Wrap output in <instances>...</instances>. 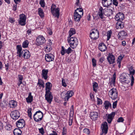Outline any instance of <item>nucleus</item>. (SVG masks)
Here are the masks:
<instances>
[{
	"label": "nucleus",
	"instance_id": "12",
	"mask_svg": "<svg viewBox=\"0 0 135 135\" xmlns=\"http://www.w3.org/2000/svg\"><path fill=\"white\" fill-rule=\"evenodd\" d=\"M126 75L125 74H122L120 77V79L121 82L123 84H128L129 82L126 78Z\"/></svg>",
	"mask_w": 135,
	"mask_h": 135
},
{
	"label": "nucleus",
	"instance_id": "56",
	"mask_svg": "<svg viewBox=\"0 0 135 135\" xmlns=\"http://www.w3.org/2000/svg\"><path fill=\"white\" fill-rule=\"evenodd\" d=\"M66 129L65 127L63 128V131L62 132V135H65L66 133Z\"/></svg>",
	"mask_w": 135,
	"mask_h": 135
},
{
	"label": "nucleus",
	"instance_id": "18",
	"mask_svg": "<svg viewBox=\"0 0 135 135\" xmlns=\"http://www.w3.org/2000/svg\"><path fill=\"white\" fill-rule=\"evenodd\" d=\"M90 116L92 120H95L98 117V114L97 112H93L90 113Z\"/></svg>",
	"mask_w": 135,
	"mask_h": 135
},
{
	"label": "nucleus",
	"instance_id": "22",
	"mask_svg": "<svg viewBox=\"0 0 135 135\" xmlns=\"http://www.w3.org/2000/svg\"><path fill=\"white\" fill-rule=\"evenodd\" d=\"M107 59L110 64H113L114 62V56L113 55H111L110 54H109V55Z\"/></svg>",
	"mask_w": 135,
	"mask_h": 135
},
{
	"label": "nucleus",
	"instance_id": "30",
	"mask_svg": "<svg viewBox=\"0 0 135 135\" xmlns=\"http://www.w3.org/2000/svg\"><path fill=\"white\" fill-rule=\"evenodd\" d=\"M93 90L95 93L97 91V89L98 87V84L96 82H94L93 83Z\"/></svg>",
	"mask_w": 135,
	"mask_h": 135
},
{
	"label": "nucleus",
	"instance_id": "54",
	"mask_svg": "<svg viewBox=\"0 0 135 135\" xmlns=\"http://www.w3.org/2000/svg\"><path fill=\"white\" fill-rule=\"evenodd\" d=\"M97 103L98 105H100L102 104V100L100 98H97Z\"/></svg>",
	"mask_w": 135,
	"mask_h": 135
},
{
	"label": "nucleus",
	"instance_id": "42",
	"mask_svg": "<svg viewBox=\"0 0 135 135\" xmlns=\"http://www.w3.org/2000/svg\"><path fill=\"white\" fill-rule=\"evenodd\" d=\"M45 51L46 52H49L52 50V48L50 45H47L45 46Z\"/></svg>",
	"mask_w": 135,
	"mask_h": 135
},
{
	"label": "nucleus",
	"instance_id": "26",
	"mask_svg": "<svg viewBox=\"0 0 135 135\" xmlns=\"http://www.w3.org/2000/svg\"><path fill=\"white\" fill-rule=\"evenodd\" d=\"M17 56L19 57H21L22 55V47L21 45H18L17 46Z\"/></svg>",
	"mask_w": 135,
	"mask_h": 135
},
{
	"label": "nucleus",
	"instance_id": "58",
	"mask_svg": "<svg viewBox=\"0 0 135 135\" xmlns=\"http://www.w3.org/2000/svg\"><path fill=\"white\" fill-rule=\"evenodd\" d=\"M117 101L116 100V101H115V102L113 103V108H115L116 107L117 105Z\"/></svg>",
	"mask_w": 135,
	"mask_h": 135
},
{
	"label": "nucleus",
	"instance_id": "55",
	"mask_svg": "<svg viewBox=\"0 0 135 135\" xmlns=\"http://www.w3.org/2000/svg\"><path fill=\"white\" fill-rule=\"evenodd\" d=\"M124 120V119L122 117H120L118 119L117 121L118 122H123Z\"/></svg>",
	"mask_w": 135,
	"mask_h": 135
},
{
	"label": "nucleus",
	"instance_id": "2",
	"mask_svg": "<svg viewBox=\"0 0 135 135\" xmlns=\"http://www.w3.org/2000/svg\"><path fill=\"white\" fill-rule=\"evenodd\" d=\"M56 7L55 5L52 4L51 8V12L53 16L58 18L60 15V9L59 8H56Z\"/></svg>",
	"mask_w": 135,
	"mask_h": 135
},
{
	"label": "nucleus",
	"instance_id": "49",
	"mask_svg": "<svg viewBox=\"0 0 135 135\" xmlns=\"http://www.w3.org/2000/svg\"><path fill=\"white\" fill-rule=\"evenodd\" d=\"M40 3L41 6L43 7H44L45 6V2L44 0H40Z\"/></svg>",
	"mask_w": 135,
	"mask_h": 135
},
{
	"label": "nucleus",
	"instance_id": "62",
	"mask_svg": "<svg viewBox=\"0 0 135 135\" xmlns=\"http://www.w3.org/2000/svg\"><path fill=\"white\" fill-rule=\"evenodd\" d=\"M90 97L92 101L94 100V95L91 93H90Z\"/></svg>",
	"mask_w": 135,
	"mask_h": 135
},
{
	"label": "nucleus",
	"instance_id": "57",
	"mask_svg": "<svg viewBox=\"0 0 135 135\" xmlns=\"http://www.w3.org/2000/svg\"><path fill=\"white\" fill-rule=\"evenodd\" d=\"M40 132L42 134H43L44 133V130L43 128L39 129Z\"/></svg>",
	"mask_w": 135,
	"mask_h": 135
},
{
	"label": "nucleus",
	"instance_id": "53",
	"mask_svg": "<svg viewBox=\"0 0 135 135\" xmlns=\"http://www.w3.org/2000/svg\"><path fill=\"white\" fill-rule=\"evenodd\" d=\"M130 75H131V86H132L134 83V78L133 76V75L132 74H130Z\"/></svg>",
	"mask_w": 135,
	"mask_h": 135
},
{
	"label": "nucleus",
	"instance_id": "61",
	"mask_svg": "<svg viewBox=\"0 0 135 135\" xmlns=\"http://www.w3.org/2000/svg\"><path fill=\"white\" fill-rule=\"evenodd\" d=\"M117 0H113V4L114 5L117 6H118V2Z\"/></svg>",
	"mask_w": 135,
	"mask_h": 135
},
{
	"label": "nucleus",
	"instance_id": "3",
	"mask_svg": "<svg viewBox=\"0 0 135 135\" xmlns=\"http://www.w3.org/2000/svg\"><path fill=\"white\" fill-rule=\"evenodd\" d=\"M43 117V113L40 110L36 112L33 116L34 120L36 122H38L42 120Z\"/></svg>",
	"mask_w": 135,
	"mask_h": 135
},
{
	"label": "nucleus",
	"instance_id": "64",
	"mask_svg": "<svg viewBox=\"0 0 135 135\" xmlns=\"http://www.w3.org/2000/svg\"><path fill=\"white\" fill-rule=\"evenodd\" d=\"M52 132L53 133L50 134L49 135H57V134L56 131H52Z\"/></svg>",
	"mask_w": 135,
	"mask_h": 135
},
{
	"label": "nucleus",
	"instance_id": "28",
	"mask_svg": "<svg viewBox=\"0 0 135 135\" xmlns=\"http://www.w3.org/2000/svg\"><path fill=\"white\" fill-rule=\"evenodd\" d=\"M104 107L106 109H108L109 107L112 108L111 104L110 102L108 101H105L104 103Z\"/></svg>",
	"mask_w": 135,
	"mask_h": 135
},
{
	"label": "nucleus",
	"instance_id": "52",
	"mask_svg": "<svg viewBox=\"0 0 135 135\" xmlns=\"http://www.w3.org/2000/svg\"><path fill=\"white\" fill-rule=\"evenodd\" d=\"M62 85L64 87H66L67 85L65 83V80L64 79H62Z\"/></svg>",
	"mask_w": 135,
	"mask_h": 135
},
{
	"label": "nucleus",
	"instance_id": "9",
	"mask_svg": "<svg viewBox=\"0 0 135 135\" xmlns=\"http://www.w3.org/2000/svg\"><path fill=\"white\" fill-rule=\"evenodd\" d=\"M37 45L38 46L42 45L44 44L46 41L45 38L43 36H39L36 39Z\"/></svg>",
	"mask_w": 135,
	"mask_h": 135
},
{
	"label": "nucleus",
	"instance_id": "17",
	"mask_svg": "<svg viewBox=\"0 0 135 135\" xmlns=\"http://www.w3.org/2000/svg\"><path fill=\"white\" fill-rule=\"evenodd\" d=\"M22 55L24 58L26 59L29 58L30 56V52L27 50H24L22 52Z\"/></svg>",
	"mask_w": 135,
	"mask_h": 135
},
{
	"label": "nucleus",
	"instance_id": "1",
	"mask_svg": "<svg viewBox=\"0 0 135 135\" xmlns=\"http://www.w3.org/2000/svg\"><path fill=\"white\" fill-rule=\"evenodd\" d=\"M68 41L69 43L70 46L72 49L75 48L77 46L78 43V39L75 37H68Z\"/></svg>",
	"mask_w": 135,
	"mask_h": 135
},
{
	"label": "nucleus",
	"instance_id": "8",
	"mask_svg": "<svg viewBox=\"0 0 135 135\" xmlns=\"http://www.w3.org/2000/svg\"><path fill=\"white\" fill-rule=\"evenodd\" d=\"M19 20L18 21L19 23L21 26H24L26 24V17L25 15L22 14L19 16Z\"/></svg>",
	"mask_w": 135,
	"mask_h": 135
},
{
	"label": "nucleus",
	"instance_id": "10",
	"mask_svg": "<svg viewBox=\"0 0 135 135\" xmlns=\"http://www.w3.org/2000/svg\"><path fill=\"white\" fill-rule=\"evenodd\" d=\"M110 95L112 97L111 98L114 100L115 99L118 97V92L115 88H113L111 89L109 91Z\"/></svg>",
	"mask_w": 135,
	"mask_h": 135
},
{
	"label": "nucleus",
	"instance_id": "43",
	"mask_svg": "<svg viewBox=\"0 0 135 135\" xmlns=\"http://www.w3.org/2000/svg\"><path fill=\"white\" fill-rule=\"evenodd\" d=\"M107 40H108L111 37V35L112 34V32L110 30L107 32Z\"/></svg>",
	"mask_w": 135,
	"mask_h": 135
},
{
	"label": "nucleus",
	"instance_id": "27",
	"mask_svg": "<svg viewBox=\"0 0 135 135\" xmlns=\"http://www.w3.org/2000/svg\"><path fill=\"white\" fill-rule=\"evenodd\" d=\"M11 108H15L17 105V102L14 100H11L10 101L9 103Z\"/></svg>",
	"mask_w": 135,
	"mask_h": 135
},
{
	"label": "nucleus",
	"instance_id": "41",
	"mask_svg": "<svg viewBox=\"0 0 135 135\" xmlns=\"http://www.w3.org/2000/svg\"><path fill=\"white\" fill-rule=\"evenodd\" d=\"M129 70L130 74L134 75L135 72V70L133 69V67L131 66L129 68Z\"/></svg>",
	"mask_w": 135,
	"mask_h": 135
},
{
	"label": "nucleus",
	"instance_id": "13",
	"mask_svg": "<svg viewBox=\"0 0 135 135\" xmlns=\"http://www.w3.org/2000/svg\"><path fill=\"white\" fill-rule=\"evenodd\" d=\"M115 18L117 21H122L124 18V14L122 13H118L116 15Z\"/></svg>",
	"mask_w": 135,
	"mask_h": 135
},
{
	"label": "nucleus",
	"instance_id": "48",
	"mask_svg": "<svg viewBox=\"0 0 135 135\" xmlns=\"http://www.w3.org/2000/svg\"><path fill=\"white\" fill-rule=\"evenodd\" d=\"M92 60L93 66V67H95L97 65L96 60L94 58H93Z\"/></svg>",
	"mask_w": 135,
	"mask_h": 135
},
{
	"label": "nucleus",
	"instance_id": "46",
	"mask_svg": "<svg viewBox=\"0 0 135 135\" xmlns=\"http://www.w3.org/2000/svg\"><path fill=\"white\" fill-rule=\"evenodd\" d=\"M83 131L84 133L87 135H88L90 132L89 130L88 129L86 128L84 129H83Z\"/></svg>",
	"mask_w": 135,
	"mask_h": 135
},
{
	"label": "nucleus",
	"instance_id": "60",
	"mask_svg": "<svg viewBox=\"0 0 135 135\" xmlns=\"http://www.w3.org/2000/svg\"><path fill=\"white\" fill-rule=\"evenodd\" d=\"M17 4H13V10L14 11H15L17 9Z\"/></svg>",
	"mask_w": 135,
	"mask_h": 135
},
{
	"label": "nucleus",
	"instance_id": "33",
	"mask_svg": "<svg viewBox=\"0 0 135 135\" xmlns=\"http://www.w3.org/2000/svg\"><path fill=\"white\" fill-rule=\"evenodd\" d=\"M75 31L74 29L73 28H71L69 31V37H71V36L73 35L75 33Z\"/></svg>",
	"mask_w": 135,
	"mask_h": 135
},
{
	"label": "nucleus",
	"instance_id": "5",
	"mask_svg": "<svg viewBox=\"0 0 135 135\" xmlns=\"http://www.w3.org/2000/svg\"><path fill=\"white\" fill-rule=\"evenodd\" d=\"M20 114L19 111L17 110H13L11 112L10 116L11 118L13 119H17L20 116Z\"/></svg>",
	"mask_w": 135,
	"mask_h": 135
},
{
	"label": "nucleus",
	"instance_id": "34",
	"mask_svg": "<svg viewBox=\"0 0 135 135\" xmlns=\"http://www.w3.org/2000/svg\"><path fill=\"white\" fill-rule=\"evenodd\" d=\"M107 8L106 9L107 11H110L111 13L110 14H113V12L114 10V7L109 6H107Z\"/></svg>",
	"mask_w": 135,
	"mask_h": 135
},
{
	"label": "nucleus",
	"instance_id": "21",
	"mask_svg": "<svg viewBox=\"0 0 135 135\" xmlns=\"http://www.w3.org/2000/svg\"><path fill=\"white\" fill-rule=\"evenodd\" d=\"M52 84L51 83L47 82L45 84V92L50 91L52 89Z\"/></svg>",
	"mask_w": 135,
	"mask_h": 135
},
{
	"label": "nucleus",
	"instance_id": "20",
	"mask_svg": "<svg viewBox=\"0 0 135 135\" xmlns=\"http://www.w3.org/2000/svg\"><path fill=\"white\" fill-rule=\"evenodd\" d=\"M98 15L99 17L102 19L104 18V10L102 7H100L98 10Z\"/></svg>",
	"mask_w": 135,
	"mask_h": 135
},
{
	"label": "nucleus",
	"instance_id": "35",
	"mask_svg": "<svg viewBox=\"0 0 135 135\" xmlns=\"http://www.w3.org/2000/svg\"><path fill=\"white\" fill-rule=\"evenodd\" d=\"M38 13L41 17H43L44 16V12L41 8H39L38 9Z\"/></svg>",
	"mask_w": 135,
	"mask_h": 135
},
{
	"label": "nucleus",
	"instance_id": "40",
	"mask_svg": "<svg viewBox=\"0 0 135 135\" xmlns=\"http://www.w3.org/2000/svg\"><path fill=\"white\" fill-rule=\"evenodd\" d=\"M115 114V113L114 112H112V113L108 115L107 117V118L109 119L112 120L113 118L114 117Z\"/></svg>",
	"mask_w": 135,
	"mask_h": 135
},
{
	"label": "nucleus",
	"instance_id": "14",
	"mask_svg": "<svg viewBox=\"0 0 135 135\" xmlns=\"http://www.w3.org/2000/svg\"><path fill=\"white\" fill-rule=\"evenodd\" d=\"M25 125V121L23 119H21L18 121L16 123V125L18 128H22Z\"/></svg>",
	"mask_w": 135,
	"mask_h": 135
},
{
	"label": "nucleus",
	"instance_id": "19",
	"mask_svg": "<svg viewBox=\"0 0 135 135\" xmlns=\"http://www.w3.org/2000/svg\"><path fill=\"white\" fill-rule=\"evenodd\" d=\"M102 3L104 7L108 6L112 4V0H102Z\"/></svg>",
	"mask_w": 135,
	"mask_h": 135
},
{
	"label": "nucleus",
	"instance_id": "45",
	"mask_svg": "<svg viewBox=\"0 0 135 135\" xmlns=\"http://www.w3.org/2000/svg\"><path fill=\"white\" fill-rule=\"evenodd\" d=\"M122 21H118L117 23L116 27L117 29L119 28L120 26L122 24Z\"/></svg>",
	"mask_w": 135,
	"mask_h": 135
},
{
	"label": "nucleus",
	"instance_id": "23",
	"mask_svg": "<svg viewBox=\"0 0 135 135\" xmlns=\"http://www.w3.org/2000/svg\"><path fill=\"white\" fill-rule=\"evenodd\" d=\"M81 15L79 14L78 12H74V17L75 21H79L81 17Z\"/></svg>",
	"mask_w": 135,
	"mask_h": 135
},
{
	"label": "nucleus",
	"instance_id": "59",
	"mask_svg": "<svg viewBox=\"0 0 135 135\" xmlns=\"http://www.w3.org/2000/svg\"><path fill=\"white\" fill-rule=\"evenodd\" d=\"M44 82L43 81H42V82H40V80H38V82L37 83V85H39V86L40 87L41 86L43 85V84H44Z\"/></svg>",
	"mask_w": 135,
	"mask_h": 135
},
{
	"label": "nucleus",
	"instance_id": "63",
	"mask_svg": "<svg viewBox=\"0 0 135 135\" xmlns=\"http://www.w3.org/2000/svg\"><path fill=\"white\" fill-rule=\"evenodd\" d=\"M105 59L104 57H102L99 59V62L101 63H102L104 61Z\"/></svg>",
	"mask_w": 135,
	"mask_h": 135
},
{
	"label": "nucleus",
	"instance_id": "15",
	"mask_svg": "<svg viewBox=\"0 0 135 135\" xmlns=\"http://www.w3.org/2000/svg\"><path fill=\"white\" fill-rule=\"evenodd\" d=\"M73 94L74 93L73 91H68L65 94V100L66 102L68 101L69 99L73 95Z\"/></svg>",
	"mask_w": 135,
	"mask_h": 135
},
{
	"label": "nucleus",
	"instance_id": "4",
	"mask_svg": "<svg viewBox=\"0 0 135 135\" xmlns=\"http://www.w3.org/2000/svg\"><path fill=\"white\" fill-rule=\"evenodd\" d=\"M90 36V38L93 40H96L99 37V33L97 29H94L91 31Z\"/></svg>",
	"mask_w": 135,
	"mask_h": 135
},
{
	"label": "nucleus",
	"instance_id": "47",
	"mask_svg": "<svg viewBox=\"0 0 135 135\" xmlns=\"http://www.w3.org/2000/svg\"><path fill=\"white\" fill-rule=\"evenodd\" d=\"M11 126L9 124H7L5 126V128L6 130H10L11 128Z\"/></svg>",
	"mask_w": 135,
	"mask_h": 135
},
{
	"label": "nucleus",
	"instance_id": "6",
	"mask_svg": "<svg viewBox=\"0 0 135 135\" xmlns=\"http://www.w3.org/2000/svg\"><path fill=\"white\" fill-rule=\"evenodd\" d=\"M101 128L102 132L100 134V135H103L104 134L105 135L107 133L108 129V126L107 123L105 122L102 124Z\"/></svg>",
	"mask_w": 135,
	"mask_h": 135
},
{
	"label": "nucleus",
	"instance_id": "37",
	"mask_svg": "<svg viewBox=\"0 0 135 135\" xmlns=\"http://www.w3.org/2000/svg\"><path fill=\"white\" fill-rule=\"evenodd\" d=\"M74 12H76L78 13H81V14L83 15V10L82 8H77L76 10Z\"/></svg>",
	"mask_w": 135,
	"mask_h": 135
},
{
	"label": "nucleus",
	"instance_id": "11",
	"mask_svg": "<svg viewBox=\"0 0 135 135\" xmlns=\"http://www.w3.org/2000/svg\"><path fill=\"white\" fill-rule=\"evenodd\" d=\"M45 59L47 62L52 61L54 59V56L52 54L50 53L46 54L45 55Z\"/></svg>",
	"mask_w": 135,
	"mask_h": 135
},
{
	"label": "nucleus",
	"instance_id": "39",
	"mask_svg": "<svg viewBox=\"0 0 135 135\" xmlns=\"http://www.w3.org/2000/svg\"><path fill=\"white\" fill-rule=\"evenodd\" d=\"M115 79H116V73L115 72L113 75V79H112V80H111V84H113L114 85V84L115 82Z\"/></svg>",
	"mask_w": 135,
	"mask_h": 135
},
{
	"label": "nucleus",
	"instance_id": "16",
	"mask_svg": "<svg viewBox=\"0 0 135 135\" xmlns=\"http://www.w3.org/2000/svg\"><path fill=\"white\" fill-rule=\"evenodd\" d=\"M127 33L124 31H122L118 34V37L119 39L122 40L127 35Z\"/></svg>",
	"mask_w": 135,
	"mask_h": 135
},
{
	"label": "nucleus",
	"instance_id": "31",
	"mask_svg": "<svg viewBox=\"0 0 135 135\" xmlns=\"http://www.w3.org/2000/svg\"><path fill=\"white\" fill-rule=\"evenodd\" d=\"M26 100L28 103H31L33 100V96L31 95V94L30 93L28 97L26 98Z\"/></svg>",
	"mask_w": 135,
	"mask_h": 135
},
{
	"label": "nucleus",
	"instance_id": "32",
	"mask_svg": "<svg viewBox=\"0 0 135 135\" xmlns=\"http://www.w3.org/2000/svg\"><path fill=\"white\" fill-rule=\"evenodd\" d=\"M19 82L17 83L18 86L19 87L20 85L22 83V81L23 79V77L22 75H18Z\"/></svg>",
	"mask_w": 135,
	"mask_h": 135
},
{
	"label": "nucleus",
	"instance_id": "38",
	"mask_svg": "<svg viewBox=\"0 0 135 135\" xmlns=\"http://www.w3.org/2000/svg\"><path fill=\"white\" fill-rule=\"evenodd\" d=\"M29 42L27 40H25L22 44V47L23 48H26L28 47Z\"/></svg>",
	"mask_w": 135,
	"mask_h": 135
},
{
	"label": "nucleus",
	"instance_id": "50",
	"mask_svg": "<svg viewBox=\"0 0 135 135\" xmlns=\"http://www.w3.org/2000/svg\"><path fill=\"white\" fill-rule=\"evenodd\" d=\"M73 51V50L71 49L70 47H69L67 50H66V53L68 54L70 53Z\"/></svg>",
	"mask_w": 135,
	"mask_h": 135
},
{
	"label": "nucleus",
	"instance_id": "25",
	"mask_svg": "<svg viewBox=\"0 0 135 135\" xmlns=\"http://www.w3.org/2000/svg\"><path fill=\"white\" fill-rule=\"evenodd\" d=\"M99 49L101 51H104L107 49V47L104 43H100L99 44Z\"/></svg>",
	"mask_w": 135,
	"mask_h": 135
},
{
	"label": "nucleus",
	"instance_id": "29",
	"mask_svg": "<svg viewBox=\"0 0 135 135\" xmlns=\"http://www.w3.org/2000/svg\"><path fill=\"white\" fill-rule=\"evenodd\" d=\"M22 133L21 131L19 129L16 128L13 130L14 135H21Z\"/></svg>",
	"mask_w": 135,
	"mask_h": 135
},
{
	"label": "nucleus",
	"instance_id": "44",
	"mask_svg": "<svg viewBox=\"0 0 135 135\" xmlns=\"http://www.w3.org/2000/svg\"><path fill=\"white\" fill-rule=\"evenodd\" d=\"M61 55L63 56L66 53V50L65 49V48L64 46H62L61 47Z\"/></svg>",
	"mask_w": 135,
	"mask_h": 135
},
{
	"label": "nucleus",
	"instance_id": "24",
	"mask_svg": "<svg viewBox=\"0 0 135 135\" xmlns=\"http://www.w3.org/2000/svg\"><path fill=\"white\" fill-rule=\"evenodd\" d=\"M42 78H44L45 80L47 79L48 78L47 75L48 73V70L43 69L42 70Z\"/></svg>",
	"mask_w": 135,
	"mask_h": 135
},
{
	"label": "nucleus",
	"instance_id": "51",
	"mask_svg": "<svg viewBox=\"0 0 135 135\" xmlns=\"http://www.w3.org/2000/svg\"><path fill=\"white\" fill-rule=\"evenodd\" d=\"M4 62L5 64V66L6 67V70L7 71L8 70V67L9 66V62L8 61L5 62Z\"/></svg>",
	"mask_w": 135,
	"mask_h": 135
},
{
	"label": "nucleus",
	"instance_id": "36",
	"mask_svg": "<svg viewBox=\"0 0 135 135\" xmlns=\"http://www.w3.org/2000/svg\"><path fill=\"white\" fill-rule=\"evenodd\" d=\"M73 114L72 115L71 114H69V124L70 126L72 125L73 122Z\"/></svg>",
	"mask_w": 135,
	"mask_h": 135
},
{
	"label": "nucleus",
	"instance_id": "7",
	"mask_svg": "<svg viewBox=\"0 0 135 135\" xmlns=\"http://www.w3.org/2000/svg\"><path fill=\"white\" fill-rule=\"evenodd\" d=\"M45 99L47 101V102L50 104L52 101L53 98V96L52 94V93L51 91L45 92Z\"/></svg>",
	"mask_w": 135,
	"mask_h": 135
}]
</instances>
